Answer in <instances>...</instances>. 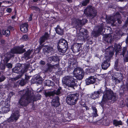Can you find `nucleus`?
Masks as SVG:
<instances>
[{"label": "nucleus", "mask_w": 128, "mask_h": 128, "mask_svg": "<svg viewBox=\"0 0 128 128\" xmlns=\"http://www.w3.org/2000/svg\"><path fill=\"white\" fill-rule=\"evenodd\" d=\"M32 97L31 92L29 90H27L25 93L20 97L18 102V105L21 107L26 106L32 100Z\"/></svg>", "instance_id": "nucleus-1"}, {"label": "nucleus", "mask_w": 128, "mask_h": 128, "mask_svg": "<svg viewBox=\"0 0 128 128\" xmlns=\"http://www.w3.org/2000/svg\"><path fill=\"white\" fill-rule=\"evenodd\" d=\"M30 66L29 64L24 65L23 68L22 64L20 63L17 64L15 67L12 69L13 72L19 74L18 76V78H20L22 75L26 72Z\"/></svg>", "instance_id": "nucleus-2"}, {"label": "nucleus", "mask_w": 128, "mask_h": 128, "mask_svg": "<svg viewBox=\"0 0 128 128\" xmlns=\"http://www.w3.org/2000/svg\"><path fill=\"white\" fill-rule=\"evenodd\" d=\"M74 77L72 76H65L62 79V83L68 87L74 88V86H77L76 82H77V80L74 78Z\"/></svg>", "instance_id": "nucleus-3"}, {"label": "nucleus", "mask_w": 128, "mask_h": 128, "mask_svg": "<svg viewBox=\"0 0 128 128\" xmlns=\"http://www.w3.org/2000/svg\"><path fill=\"white\" fill-rule=\"evenodd\" d=\"M57 49L58 50L62 53H64L68 49V42L64 38L60 39L58 42Z\"/></svg>", "instance_id": "nucleus-4"}, {"label": "nucleus", "mask_w": 128, "mask_h": 128, "mask_svg": "<svg viewBox=\"0 0 128 128\" xmlns=\"http://www.w3.org/2000/svg\"><path fill=\"white\" fill-rule=\"evenodd\" d=\"M79 94L77 93L68 95L66 99L67 103L70 105L73 106L76 104L79 99Z\"/></svg>", "instance_id": "nucleus-5"}, {"label": "nucleus", "mask_w": 128, "mask_h": 128, "mask_svg": "<svg viewBox=\"0 0 128 128\" xmlns=\"http://www.w3.org/2000/svg\"><path fill=\"white\" fill-rule=\"evenodd\" d=\"M24 46L23 44L20 46H15L11 48L10 51L9 52L12 55L14 56V57L15 56L14 54H21L26 52V48H24Z\"/></svg>", "instance_id": "nucleus-6"}, {"label": "nucleus", "mask_w": 128, "mask_h": 128, "mask_svg": "<svg viewBox=\"0 0 128 128\" xmlns=\"http://www.w3.org/2000/svg\"><path fill=\"white\" fill-rule=\"evenodd\" d=\"M105 91V94L103 95L107 97L108 100H111L113 102H115L117 100L118 98L116 97L115 94L110 89H108L106 87Z\"/></svg>", "instance_id": "nucleus-7"}, {"label": "nucleus", "mask_w": 128, "mask_h": 128, "mask_svg": "<svg viewBox=\"0 0 128 128\" xmlns=\"http://www.w3.org/2000/svg\"><path fill=\"white\" fill-rule=\"evenodd\" d=\"M86 9L87 12L86 14L90 18H93L97 15V10L92 6L90 5L87 6Z\"/></svg>", "instance_id": "nucleus-8"}, {"label": "nucleus", "mask_w": 128, "mask_h": 128, "mask_svg": "<svg viewBox=\"0 0 128 128\" xmlns=\"http://www.w3.org/2000/svg\"><path fill=\"white\" fill-rule=\"evenodd\" d=\"M73 72L75 77L79 80H81L83 78L84 75V72L83 69L81 68L76 67L74 69Z\"/></svg>", "instance_id": "nucleus-9"}, {"label": "nucleus", "mask_w": 128, "mask_h": 128, "mask_svg": "<svg viewBox=\"0 0 128 128\" xmlns=\"http://www.w3.org/2000/svg\"><path fill=\"white\" fill-rule=\"evenodd\" d=\"M60 60L58 56H53L49 57L47 59V62L49 63H51L52 61L55 63H56V64H54V67L58 68L59 65Z\"/></svg>", "instance_id": "nucleus-10"}, {"label": "nucleus", "mask_w": 128, "mask_h": 128, "mask_svg": "<svg viewBox=\"0 0 128 128\" xmlns=\"http://www.w3.org/2000/svg\"><path fill=\"white\" fill-rule=\"evenodd\" d=\"M80 32V35L78 37V38L81 40L87 39L88 37V32L86 29H81Z\"/></svg>", "instance_id": "nucleus-11"}, {"label": "nucleus", "mask_w": 128, "mask_h": 128, "mask_svg": "<svg viewBox=\"0 0 128 128\" xmlns=\"http://www.w3.org/2000/svg\"><path fill=\"white\" fill-rule=\"evenodd\" d=\"M20 116L18 111L14 112L12 113L10 116L6 120V122L10 123L13 122L14 120H17Z\"/></svg>", "instance_id": "nucleus-12"}, {"label": "nucleus", "mask_w": 128, "mask_h": 128, "mask_svg": "<svg viewBox=\"0 0 128 128\" xmlns=\"http://www.w3.org/2000/svg\"><path fill=\"white\" fill-rule=\"evenodd\" d=\"M82 45L80 44L76 43L71 46L70 49L74 53L79 52L82 50Z\"/></svg>", "instance_id": "nucleus-13"}, {"label": "nucleus", "mask_w": 128, "mask_h": 128, "mask_svg": "<svg viewBox=\"0 0 128 128\" xmlns=\"http://www.w3.org/2000/svg\"><path fill=\"white\" fill-rule=\"evenodd\" d=\"M51 103L52 106L55 108L60 106V104L58 96H56L54 97L51 100Z\"/></svg>", "instance_id": "nucleus-14"}, {"label": "nucleus", "mask_w": 128, "mask_h": 128, "mask_svg": "<svg viewBox=\"0 0 128 128\" xmlns=\"http://www.w3.org/2000/svg\"><path fill=\"white\" fill-rule=\"evenodd\" d=\"M4 56V57L3 60L2 61L4 65L6 64L11 58H14V56L12 55L9 52L5 54Z\"/></svg>", "instance_id": "nucleus-15"}, {"label": "nucleus", "mask_w": 128, "mask_h": 128, "mask_svg": "<svg viewBox=\"0 0 128 128\" xmlns=\"http://www.w3.org/2000/svg\"><path fill=\"white\" fill-rule=\"evenodd\" d=\"M110 60L109 58H106V60H104L101 64L102 68L104 70H106L110 66Z\"/></svg>", "instance_id": "nucleus-16"}, {"label": "nucleus", "mask_w": 128, "mask_h": 128, "mask_svg": "<svg viewBox=\"0 0 128 128\" xmlns=\"http://www.w3.org/2000/svg\"><path fill=\"white\" fill-rule=\"evenodd\" d=\"M44 47L43 51L44 52L50 53L52 54H54V50L51 46L47 45L44 46Z\"/></svg>", "instance_id": "nucleus-17"}, {"label": "nucleus", "mask_w": 128, "mask_h": 128, "mask_svg": "<svg viewBox=\"0 0 128 128\" xmlns=\"http://www.w3.org/2000/svg\"><path fill=\"white\" fill-rule=\"evenodd\" d=\"M49 36V34L48 32H46L39 39L38 41L40 45H42L43 43L48 39Z\"/></svg>", "instance_id": "nucleus-18"}, {"label": "nucleus", "mask_w": 128, "mask_h": 128, "mask_svg": "<svg viewBox=\"0 0 128 128\" xmlns=\"http://www.w3.org/2000/svg\"><path fill=\"white\" fill-rule=\"evenodd\" d=\"M96 78L94 76H90L85 80L86 84L87 85L96 83Z\"/></svg>", "instance_id": "nucleus-19"}, {"label": "nucleus", "mask_w": 128, "mask_h": 128, "mask_svg": "<svg viewBox=\"0 0 128 128\" xmlns=\"http://www.w3.org/2000/svg\"><path fill=\"white\" fill-rule=\"evenodd\" d=\"M118 18H121V16L119 12H116L113 17H110L108 18L109 20L114 22Z\"/></svg>", "instance_id": "nucleus-20"}, {"label": "nucleus", "mask_w": 128, "mask_h": 128, "mask_svg": "<svg viewBox=\"0 0 128 128\" xmlns=\"http://www.w3.org/2000/svg\"><path fill=\"white\" fill-rule=\"evenodd\" d=\"M28 24L25 22L20 26V28L21 32L23 33H26L28 30Z\"/></svg>", "instance_id": "nucleus-21"}, {"label": "nucleus", "mask_w": 128, "mask_h": 128, "mask_svg": "<svg viewBox=\"0 0 128 128\" xmlns=\"http://www.w3.org/2000/svg\"><path fill=\"white\" fill-rule=\"evenodd\" d=\"M102 92L101 89H100L97 91H95L92 94V98L94 100L99 97V95Z\"/></svg>", "instance_id": "nucleus-22"}, {"label": "nucleus", "mask_w": 128, "mask_h": 128, "mask_svg": "<svg viewBox=\"0 0 128 128\" xmlns=\"http://www.w3.org/2000/svg\"><path fill=\"white\" fill-rule=\"evenodd\" d=\"M44 85L48 86H53L55 85L54 82L49 80H46L44 82Z\"/></svg>", "instance_id": "nucleus-23"}, {"label": "nucleus", "mask_w": 128, "mask_h": 128, "mask_svg": "<svg viewBox=\"0 0 128 128\" xmlns=\"http://www.w3.org/2000/svg\"><path fill=\"white\" fill-rule=\"evenodd\" d=\"M116 76V77H115V76H113L112 78V79L115 81L117 80L118 78L119 79L122 80L123 79V77L122 76V74L120 73L116 72L115 73L114 75Z\"/></svg>", "instance_id": "nucleus-24"}, {"label": "nucleus", "mask_w": 128, "mask_h": 128, "mask_svg": "<svg viewBox=\"0 0 128 128\" xmlns=\"http://www.w3.org/2000/svg\"><path fill=\"white\" fill-rule=\"evenodd\" d=\"M55 29L56 33L57 34L61 35H62L63 34L64 30L61 28H60L59 25H58Z\"/></svg>", "instance_id": "nucleus-25"}, {"label": "nucleus", "mask_w": 128, "mask_h": 128, "mask_svg": "<svg viewBox=\"0 0 128 128\" xmlns=\"http://www.w3.org/2000/svg\"><path fill=\"white\" fill-rule=\"evenodd\" d=\"M114 47V50L116 52V54L120 53L121 52L122 47L120 44H115Z\"/></svg>", "instance_id": "nucleus-26"}, {"label": "nucleus", "mask_w": 128, "mask_h": 128, "mask_svg": "<svg viewBox=\"0 0 128 128\" xmlns=\"http://www.w3.org/2000/svg\"><path fill=\"white\" fill-rule=\"evenodd\" d=\"M44 94L46 97H50L54 96L55 95V93L53 91H48L47 92H45Z\"/></svg>", "instance_id": "nucleus-27"}, {"label": "nucleus", "mask_w": 128, "mask_h": 128, "mask_svg": "<svg viewBox=\"0 0 128 128\" xmlns=\"http://www.w3.org/2000/svg\"><path fill=\"white\" fill-rule=\"evenodd\" d=\"M114 53V49L113 48L109 50L107 53L108 57L107 58H109L110 60L111 58L112 57Z\"/></svg>", "instance_id": "nucleus-28"}, {"label": "nucleus", "mask_w": 128, "mask_h": 128, "mask_svg": "<svg viewBox=\"0 0 128 128\" xmlns=\"http://www.w3.org/2000/svg\"><path fill=\"white\" fill-rule=\"evenodd\" d=\"M108 100V98L106 97L104 95H103L102 99L101 102L99 104L102 107H103L104 105L106 102Z\"/></svg>", "instance_id": "nucleus-29"}, {"label": "nucleus", "mask_w": 128, "mask_h": 128, "mask_svg": "<svg viewBox=\"0 0 128 128\" xmlns=\"http://www.w3.org/2000/svg\"><path fill=\"white\" fill-rule=\"evenodd\" d=\"M111 37L109 36L108 35L106 34L103 36V39L106 42L110 43L112 42Z\"/></svg>", "instance_id": "nucleus-30"}, {"label": "nucleus", "mask_w": 128, "mask_h": 128, "mask_svg": "<svg viewBox=\"0 0 128 128\" xmlns=\"http://www.w3.org/2000/svg\"><path fill=\"white\" fill-rule=\"evenodd\" d=\"M113 124L115 126H117L119 125H122V122L121 120H118L116 119L113 120Z\"/></svg>", "instance_id": "nucleus-31"}, {"label": "nucleus", "mask_w": 128, "mask_h": 128, "mask_svg": "<svg viewBox=\"0 0 128 128\" xmlns=\"http://www.w3.org/2000/svg\"><path fill=\"white\" fill-rule=\"evenodd\" d=\"M71 60L72 61H69L68 65L71 68H75L77 66L76 62L74 60Z\"/></svg>", "instance_id": "nucleus-32"}, {"label": "nucleus", "mask_w": 128, "mask_h": 128, "mask_svg": "<svg viewBox=\"0 0 128 128\" xmlns=\"http://www.w3.org/2000/svg\"><path fill=\"white\" fill-rule=\"evenodd\" d=\"M25 52L23 55V58L26 59H27L29 58L30 56L31 53V52L30 50H29Z\"/></svg>", "instance_id": "nucleus-33"}, {"label": "nucleus", "mask_w": 128, "mask_h": 128, "mask_svg": "<svg viewBox=\"0 0 128 128\" xmlns=\"http://www.w3.org/2000/svg\"><path fill=\"white\" fill-rule=\"evenodd\" d=\"M46 65L47 66V68H46V70H45L46 72H48V71H50L51 70V69L54 67L55 68H57L56 67H54V64L53 65H52L51 64H50L49 63H47Z\"/></svg>", "instance_id": "nucleus-34"}, {"label": "nucleus", "mask_w": 128, "mask_h": 128, "mask_svg": "<svg viewBox=\"0 0 128 128\" xmlns=\"http://www.w3.org/2000/svg\"><path fill=\"white\" fill-rule=\"evenodd\" d=\"M32 101H31L30 102H34L38 100H40V99L41 98V96L40 95H38L37 96H34V97H33V95H32Z\"/></svg>", "instance_id": "nucleus-35"}, {"label": "nucleus", "mask_w": 128, "mask_h": 128, "mask_svg": "<svg viewBox=\"0 0 128 128\" xmlns=\"http://www.w3.org/2000/svg\"><path fill=\"white\" fill-rule=\"evenodd\" d=\"M2 35L6 37H8L10 34V31L8 29L3 30L2 32Z\"/></svg>", "instance_id": "nucleus-36"}, {"label": "nucleus", "mask_w": 128, "mask_h": 128, "mask_svg": "<svg viewBox=\"0 0 128 128\" xmlns=\"http://www.w3.org/2000/svg\"><path fill=\"white\" fill-rule=\"evenodd\" d=\"M62 89V88L60 86H59L56 90H54L53 91L54 92L55 94L57 95H59L61 93V90Z\"/></svg>", "instance_id": "nucleus-37"}, {"label": "nucleus", "mask_w": 128, "mask_h": 128, "mask_svg": "<svg viewBox=\"0 0 128 128\" xmlns=\"http://www.w3.org/2000/svg\"><path fill=\"white\" fill-rule=\"evenodd\" d=\"M92 34L94 37H97L101 34L97 30L93 31Z\"/></svg>", "instance_id": "nucleus-38"}, {"label": "nucleus", "mask_w": 128, "mask_h": 128, "mask_svg": "<svg viewBox=\"0 0 128 128\" xmlns=\"http://www.w3.org/2000/svg\"><path fill=\"white\" fill-rule=\"evenodd\" d=\"M52 80L57 85L59 86V79L58 78H56L55 76H53L52 78Z\"/></svg>", "instance_id": "nucleus-39"}, {"label": "nucleus", "mask_w": 128, "mask_h": 128, "mask_svg": "<svg viewBox=\"0 0 128 128\" xmlns=\"http://www.w3.org/2000/svg\"><path fill=\"white\" fill-rule=\"evenodd\" d=\"M92 108L93 110V112H94V116L96 117L98 116V115L97 114V110L96 107L95 106H92Z\"/></svg>", "instance_id": "nucleus-40"}, {"label": "nucleus", "mask_w": 128, "mask_h": 128, "mask_svg": "<svg viewBox=\"0 0 128 128\" xmlns=\"http://www.w3.org/2000/svg\"><path fill=\"white\" fill-rule=\"evenodd\" d=\"M104 28V26L102 24H101L99 26L97 30L100 34H102Z\"/></svg>", "instance_id": "nucleus-41"}, {"label": "nucleus", "mask_w": 128, "mask_h": 128, "mask_svg": "<svg viewBox=\"0 0 128 128\" xmlns=\"http://www.w3.org/2000/svg\"><path fill=\"white\" fill-rule=\"evenodd\" d=\"M74 22L76 25L79 26V25H81L82 21L81 20L77 19L74 20Z\"/></svg>", "instance_id": "nucleus-42"}, {"label": "nucleus", "mask_w": 128, "mask_h": 128, "mask_svg": "<svg viewBox=\"0 0 128 128\" xmlns=\"http://www.w3.org/2000/svg\"><path fill=\"white\" fill-rule=\"evenodd\" d=\"M2 112L4 113H6L8 112L10 110V108L8 107H3L2 108Z\"/></svg>", "instance_id": "nucleus-43"}, {"label": "nucleus", "mask_w": 128, "mask_h": 128, "mask_svg": "<svg viewBox=\"0 0 128 128\" xmlns=\"http://www.w3.org/2000/svg\"><path fill=\"white\" fill-rule=\"evenodd\" d=\"M90 1V0H84L81 3L82 6H86L89 3Z\"/></svg>", "instance_id": "nucleus-44"}, {"label": "nucleus", "mask_w": 128, "mask_h": 128, "mask_svg": "<svg viewBox=\"0 0 128 128\" xmlns=\"http://www.w3.org/2000/svg\"><path fill=\"white\" fill-rule=\"evenodd\" d=\"M27 83L24 79H22L20 81L19 84L21 86H23Z\"/></svg>", "instance_id": "nucleus-45"}, {"label": "nucleus", "mask_w": 128, "mask_h": 128, "mask_svg": "<svg viewBox=\"0 0 128 128\" xmlns=\"http://www.w3.org/2000/svg\"><path fill=\"white\" fill-rule=\"evenodd\" d=\"M127 50V48L126 47H123L122 49V52L120 54L121 55H122L123 57L125 55V53Z\"/></svg>", "instance_id": "nucleus-46"}, {"label": "nucleus", "mask_w": 128, "mask_h": 128, "mask_svg": "<svg viewBox=\"0 0 128 128\" xmlns=\"http://www.w3.org/2000/svg\"><path fill=\"white\" fill-rule=\"evenodd\" d=\"M22 40L24 41H26L28 40V36L27 34L24 35L22 37Z\"/></svg>", "instance_id": "nucleus-47"}, {"label": "nucleus", "mask_w": 128, "mask_h": 128, "mask_svg": "<svg viewBox=\"0 0 128 128\" xmlns=\"http://www.w3.org/2000/svg\"><path fill=\"white\" fill-rule=\"evenodd\" d=\"M128 26V17L126 18V19L125 22L124 24L123 25V27L126 28Z\"/></svg>", "instance_id": "nucleus-48"}, {"label": "nucleus", "mask_w": 128, "mask_h": 128, "mask_svg": "<svg viewBox=\"0 0 128 128\" xmlns=\"http://www.w3.org/2000/svg\"><path fill=\"white\" fill-rule=\"evenodd\" d=\"M31 9L32 10L37 11L40 10V8L38 7L34 6H31Z\"/></svg>", "instance_id": "nucleus-49"}, {"label": "nucleus", "mask_w": 128, "mask_h": 128, "mask_svg": "<svg viewBox=\"0 0 128 128\" xmlns=\"http://www.w3.org/2000/svg\"><path fill=\"white\" fill-rule=\"evenodd\" d=\"M42 78L40 76L38 75L35 78L34 80H36V82H37V81H40L42 80Z\"/></svg>", "instance_id": "nucleus-50"}, {"label": "nucleus", "mask_w": 128, "mask_h": 128, "mask_svg": "<svg viewBox=\"0 0 128 128\" xmlns=\"http://www.w3.org/2000/svg\"><path fill=\"white\" fill-rule=\"evenodd\" d=\"M31 77V76H29L25 74V78L24 80L28 83V82L29 80Z\"/></svg>", "instance_id": "nucleus-51"}, {"label": "nucleus", "mask_w": 128, "mask_h": 128, "mask_svg": "<svg viewBox=\"0 0 128 128\" xmlns=\"http://www.w3.org/2000/svg\"><path fill=\"white\" fill-rule=\"evenodd\" d=\"M6 79V77L4 76H0V82H1L4 81Z\"/></svg>", "instance_id": "nucleus-52"}, {"label": "nucleus", "mask_w": 128, "mask_h": 128, "mask_svg": "<svg viewBox=\"0 0 128 128\" xmlns=\"http://www.w3.org/2000/svg\"><path fill=\"white\" fill-rule=\"evenodd\" d=\"M124 60L125 62H128V50L127 51V54L125 56L124 58Z\"/></svg>", "instance_id": "nucleus-53"}, {"label": "nucleus", "mask_w": 128, "mask_h": 128, "mask_svg": "<svg viewBox=\"0 0 128 128\" xmlns=\"http://www.w3.org/2000/svg\"><path fill=\"white\" fill-rule=\"evenodd\" d=\"M6 66L8 68H11L12 67V64L10 63H7Z\"/></svg>", "instance_id": "nucleus-54"}, {"label": "nucleus", "mask_w": 128, "mask_h": 128, "mask_svg": "<svg viewBox=\"0 0 128 128\" xmlns=\"http://www.w3.org/2000/svg\"><path fill=\"white\" fill-rule=\"evenodd\" d=\"M6 11L9 13H10L12 11V9L10 8H7L6 9Z\"/></svg>", "instance_id": "nucleus-55"}, {"label": "nucleus", "mask_w": 128, "mask_h": 128, "mask_svg": "<svg viewBox=\"0 0 128 128\" xmlns=\"http://www.w3.org/2000/svg\"><path fill=\"white\" fill-rule=\"evenodd\" d=\"M15 93L13 92H10L9 94V96L10 98H11L12 96L14 95Z\"/></svg>", "instance_id": "nucleus-56"}, {"label": "nucleus", "mask_w": 128, "mask_h": 128, "mask_svg": "<svg viewBox=\"0 0 128 128\" xmlns=\"http://www.w3.org/2000/svg\"><path fill=\"white\" fill-rule=\"evenodd\" d=\"M40 64L42 65H44L46 64V62L44 61L41 60L40 62Z\"/></svg>", "instance_id": "nucleus-57"}, {"label": "nucleus", "mask_w": 128, "mask_h": 128, "mask_svg": "<svg viewBox=\"0 0 128 128\" xmlns=\"http://www.w3.org/2000/svg\"><path fill=\"white\" fill-rule=\"evenodd\" d=\"M33 16V14H31L30 15V17L29 18L28 20L29 21H31L32 20V17Z\"/></svg>", "instance_id": "nucleus-58"}, {"label": "nucleus", "mask_w": 128, "mask_h": 128, "mask_svg": "<svg viewBox=\"0 0 128 128\" xmlns=\"http://www.w3.org/2000/svg\"><path fill=\"white\" fill-rule=\"evenodd\" d=\"M118 62H116L114 65V68L115 69H118Z\"/></svg>", "instance_id": "nucleus-59"}, {"label": "nucleus", "mask_w": 128, "mask_h": 128, "mask_svg": "<svg viewBox=\"0 0 128 128\" xmlns=\"http://www.w3.org/2000/svg\"><path fill=\"white\" fill-rule=\"evenodd\" d=\"M8 30H14V28L12 26H9L8 27Z\"/></svg>", "instance_id": "nucleus-60"}, {"label": "nucleus", "mask_w": 128, "mask_h": 128, "mask_svg": "<svg viewBox=\"0 0 128 128\" xmlns=\"http://www.w3.org/2000/svg\"><path fill=\"white\" fill-rule=\"evenodd\" d=\"M121 18L117 19L116 20V21L117 20L118 23L119 24H120L122 22L121 20Z\"/></svg>", "instance_id": "nucleus-61"}, {"label": "nucleus", "mask_w": 128, "mask_h": 128, "mask_svg": "<svg viewBox=\"0 0 128 128\" xmlns=\"http://www.w3.org/2000/svg\"><path fill=\"white\" fill-rule=\"evenodd\" d=\"M108 8H114V6L112 5H110L108 6Z\"/></svg>", "instance_id": "nucleus-62"}, {"label": "nucleus", "mask_w": 128, "mask_h": 128, "mask_svg": "<svg viewBox=\"0 0 128 128\" xmlns=\"http://www.w3.org/2000/svg\"><path fill=\"white\" fill-rule=\"evenodd\" d=\"M125 42L126 44L128 43V36L126 39Z\"/></svg>", "instance_id": "nucleus-63"}, {"label": "nucleus", "mask_w": 128, "mask_h": 128, "mask_svg": "<svg viewBox=\"0 0 128 128\" xmlns=\"http://www.w3.org/2000/svg\"><path fill=\"white\" fill-rule=\"evenodd\" d=\"M126 88L128 89V82L126 83Z\"/></svg>", "instance_id": "nucleus-64"}]
</instances>
